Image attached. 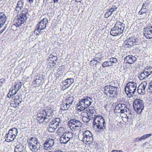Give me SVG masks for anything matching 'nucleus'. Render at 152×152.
Returning <instances> with one entry per match:
<instances>
[{
	"mask_svg": "<svg viewBox=\"0 0 152 152\" xmlns=\"http://www.w3.org/2000/svg\"><path fill=\"white\" fill-rule=\"evenodd\" d=\"M27 9H24L22 12V13L17 17L16 19H15L14 25L17 27H19L26 22L29 15Z\"/></svg>",
	"mask_w": 152,
	"mask_h": 152,
	"instance_id": "obj_1",
	"label": "nucleus"
},
{
	"mask_svg": "<svg viewBox=\"0 0 152 152\" xmlns=\"http://www.w3.org/2000/svg\"><path fill=\"white\" fill-rule=\"evenodd\" d=\"M28 146L30 150L33 152H37L41 146L38 139L35 137H31L27 140Z\"/></svg>",
	"mask_w": 152,
	"mask_h": 152,
	"instance_id": "obj_2",
	"label": "nucleus"
},
{
	"mask_svg": "<svg viewBox=\"0 0 152 152\" xmlns=\"http://www.w3.org/2000/svg\"><path fill=\"white\" fill-rule=\"evenodd\" d=\"M137 87V84L133 82L129 81L126 84L125 87L126 93L129 97H132Z\"/></svg>",
	"mask_w": 152,
	"mask_h": 152,
	"instance_id": "obj_3",
	"label": "nucleus"
},
{
	"mask_svg": "<svg viewBox=\"0 0 152 152\" xmlns=\"http://www.w3.org/2000/svg\"><path fill=\"white\" fill-rule=\"evenodd\" d=\"M118 88L112 84L107 85L104 87V93L107 96H115L117 95Z\"/></svg>",
	"mask_w": 152,
	"mask_h": 152,
	"instance_id": "obj_4",
	"label": "nucleus"
},
{
	"mask_svg": "<svg viewBox=\"0 0 152 152\" xmlns=\"http://www.w3.org/2000/svg\"><path fill=\"white\" fill-rule=\"evenodd\" d=\"M48 23V19L46 18H44L37 24L34 31V34L39 36L40 34L41 31L46 28V25Z\"/></svg>",
	"mask_w": 152,
	"mask_h": 152,
	"instance_id": "obj_5",
	"label": "nucleus"
},
{
	"mask_svg": "<svg viewBox=\"0 0 152 152\" xmlns=\"http://www.w3.org/2000/svg\"><path fill=\"white\" fill-rule=\"evenodd\" d=\"M18 133V129L13 128L10 129L5 137V141L8 142L13 141L15 138Z\"/></svg>",
	"mask_w": 152,
	"mask_h": 152,
	"instance_id": "obj_6",
	"label": "nucleus"
},
{
	"mask_svg": "<svg viewBox=\"0 0 152 152\" xmlns=\"http://www.w3.org/2000/svg\"><path fill=\"white\" fill-rule=\"evenodd\" d=\"M140 39L134 37L127 38L124 42V44L126 48H130L133 45L138 44L140 42Z\"/></svg>",
	"mask_w": 152,
	"mask_h": 152,
	"instance_id": "obj_7",
	"label": "nucleus"
},
{
	"mask_svg": "<svg viewBox=\"0 0 152 152\" xmlns=\"http://www.w3.org/2000/svg\"><path fill=\"white\" fill-rule=\"evenodd\" d=\"M83 142L86 145H90L92 144L93 138L92 133L89 131H85L83 134Z\"/></svg>",
	"mask_w": 152,
	"mask_h": 152,
	"instance_id": "obj_8",
	"label": "nucleus"
},
{
	"mask_svg": "<svg viewBox=\"0 0 152 152\" xmlns=\"http://www.w3.org/2000/svg\"><path fill=\"white\" fill-rule=\"evenodd\" d=\"M74 99L73 96L70 95H68L63 102L61 109L63 110H67L72 104Z\"/></svg>",
	"mask_w": 152,
	"mask_h": 152,
	"instance_id": "obj_9",
	"label": "nucleus"
},
{
	"mask_svg": "<svg viewBox=\"0 0 152 152\" xmlns=\"http://www.w3.org/2000/svg\"><path fill=\"white\" fill-rule=\"evenodd\" d=\"M63 134L61 137V141H62L64 143H67L72 140L74 134L69 131H66Z\"/></svg>",
	"mask_w": 152,
	"mask_h": 152,
	"instance_id": "obj_10",
	"label": "nucleus"
},
{
	"mask_svg": "<svg viewBox=\"0 0 152 152\" xmlns=\"http://www.w3.org/2000/svg\"><path fill=\"white\" fill-rule=\"evenodd\" d=\"M133 107L135 110L137 111V113L138 114H140L144 108L143 101L140 99H135L134 102Z\"/></svg>",
	"mask_w": 152,
	"mask_h": 152,
	"instance_id": "obj_11",
	"label": "nucleus"
},
{
	"mask_svg": "<svg viewBox=\"0 0 152 152\" xmlns=\"http://www.w3.org/2000/svg\"><path fill=\"white\" fill-rule=\"evenodd\" d=\"M68 125L71 129H73L75 130L80 129L82 125L81 122L76 119L70 120L68 122Z\"/></svg>",
	"mask_w": 152,
	"mask_h": 152,
	"instance_id": "obj_12",
	"label": "nucleus"
},
{
	"mask_svg": "<svg viewBox=\"0 0 152 152\" xmlns=\"http://www.w3.org/2000/svg\"><path fill=\"white\" fill-rule=\"evenodd\" d=\"M114 111L115 112L125 113L129 111V110L125 104H118L116 105Z\"/></svg>",
	"mask_w": 152,
	"mask_h": 152,
	"instance_id": "obj_13",
	"label": "nucleus"
},
{
	"mask_svg": "<svg viewBox=\"0 0 152 152\" xmlns=\"http://www.w3.org/2000/svg\"><path fill=\"white\" fill-rule=\"evenodd\" d=\"M44 149L47 150H51L55 146V140L51 138L46 140L44 144Z\"/></svg>",
	"mask_w": 152,
	"mask_h": 152,
	"instance_id": "obj_14",
	"label": "nucleus"
},
{
	"mask_svg": "<svg viewBox=\"0 0 152 152\" xmlns=\"http://www.w3.org/2000/svg\"><path fill=\"white\" fill-rule=\"evenodd\" d=\"M97 123L95 121L93 122L94 126V127H96L100 132L104 131V129H105V127L104 126V124H105L104 120L101 119Z\"/></svg>",
	"mask_w": 152,
	"mask_h": 152,
	"instance_id": "obj_15",
	"label": "nucleus"
},
{
	"mask_svg": "<svg viewBox=\"0 0 152 152\" xmlns=\"http://www.w3.org/2000/svg\"><path fill=\"white\" fill-rule=\"evenodd\" d=\"M143 31L145 36L146 38L149 39L152 38V26L144 28Z\"/></svg>",
	"mask_w": 152,
	"mask_h": 152,
	"instance_id": "obj_16",
	"label": "nucleus"
},
{
	"mask_svg": "<svg viewBox=\"0 0 152 152\" xmlns=\"http://www.w3.org/2000/svg\"><path fill=\"white\" fill-rule=\"evenodd\" d=\"M114 26L119 31L120 33H123L125 28L124 24L120 22H118L116 23Z\"/></svg>",
	"mask_w": 152,
	"mask_h": 152,
	"instance_id": "obj_17",
	"label": "nucleus"
},
{
	"mask_svg": "<svg viewBox=\"0 0 152 152\" xmlns=\"http://www.w3.org/2000/svg\"><path fill=\"white\" fill-rule=\"evenodd\" d=\"M44 113L45 116L49 118H52L53 115V112L52 109L50 107H48L45 110H42Z\"/></svg>",
	"mask_w": 152,
	"mask_h": 152,
	"instance_id": "obj_18",
	"label": "nucleus"
},
{
	"mask_svg": "<svg viewBox=\"0 0 152 152\" xmlns=\"http://www.w3.org/2000/svg\"><path fill=\"white\" fill-rule=\"evenodd\" d=\"M42 111H40L36 115V119L39 123H42L44 122V119L45 117Z\"/></svg>",
	"mask_w": 152,
	"mask_h": 152,
	"instance_id": "obj_19",
	"label": "nucleus"
},
{
	"mask_svg": "<svg viewBox=\"0 0 152 152\" xmlns=\"http://www.w3.org/2000/svg\"><path fill=\"white\" fill-rule=\"evenodd\" d=\"M87 115H88L90 118H93L94 116H95L96 114V111L94 110L93 107H90L88 108V110L87 109L86 110Z\"/></svg>",
	"mask_w": 152,
	"mask_h": 152,
	"instance_id": "obj_20",
	"label": "nucleus"
},
{
	"mask_svg": "<svg viewBox=\"0 0 152 152\" xmlns=\"http://www.w3.org/2000/svg\"><path fill=\"white\" fill-rule=\"evenodd\" d=\"M77 108L80 111H86V109L87 108V107L86 106L85 104L82 100L80 101L77 104Z\"/></svg>",
	"mask_w": 152,
	"mask_h": 152,
	"instance_id": "obj_21",
	"label": "nucleus"
},
{
	"mask_svg": "<svg viewBox=\"0 0 152 152\" xmlns=\"http://www.w3.org/2000/svg\"><path fill=\"white\" fill-rule=\"evenodd\" d=\"M74 82V79L72 78H68L63 82L64 86L66 88L69 87Z\"/></svg>",
	"mask_w": 152,
	"mask_h": 152,
	"instance_id": "obj_22",
	"label": "nucleus"
},
{
	"mask_svg": "<svg viewBox=\"0 0 152 152\" xmlns=\"http://www.w3.org/2000/svg\"><path fill=\"white\" fill-rule=\"evenodd\" d=\"M23 6L24 3L22 0L18 1L17 3L15 11H16V13H18L23 9Z\"/></svg>",
	"mask_w": 152,
	"mask_h": 152,
	"instance_id": "obj_23",
	"label": "nucleus"
},
{
	"mask_svg": "<svg viewBox=\"0 0 152 152\" xmlns=\"http://www.w3.org/2000/svg\"><path fill=\"white\" fill-rule=\"evenodd\" d=\"M136 60V58L132 55L127 56L125 58L124 61H126L129 64H132Z\"/></svg>",
	"mask_w": 152,
	"mask_h": 152,
	"instance_id": "obj_24",
	"label": "nucleus"
},
{
	"mask_svg": "<svg viewBox=\"0 0 152 152\" xmlns=\"http://www.w3.org/2000/svg\"><path fill=\"white\" fill-rule=\"evenodd\" d=\"M85 104L86 106L88 108L93 102L92 97L87 96L82 99Z\"/></svg>",
	"mask_w": 152,
	"mask_h": 152,
	"instance_id": "obj_25",
	"label": "nucleus"
},
{
	"mask_svg": "<svg viewBox=\"0 0 152 152\" xmlns=\"http://www.w3.org/2000/svg\"><path fill=\"white\" fill-rule=\"evenodd\" d=\"M60 121V119L59 118H57L52 120L50 124L54 127L55 126V128L57 129L59 126Z\"/></svg>",
	"mask_w": 152,
	"mask_h": 152,
	"instance_id": "obj_26",
	"label": "nucleus"
},
{
	"mask_svg": "<svg viewBox=\"0 0 152 152\" xmlns=\"http://www.w3.org/2000/svg\"><path fill=\"white\" fill-rule=\"evenodd\" d=\"M120 32L114 26V27L113 28L111 29L110 33L111 35L113 36H115L120 35L121 34V33H120Z\"/></svg>",
	"mask_w": 152,
	"mask_h": 152,
	"instance_id": "obj_27",
	"label": "nucleus"
},
{
	"mask_svg": "<svg viewBox=\"0 0 152 152\" xmlns=\"http://www.w3.org/2000/svg\"><path fill=\"white\" fill-rule=\"evenodd\" d=\"M18 92V91H16L14 88L12 86L7 94V97L9 98H12V96L15 95Z\"/></svg>",
	"mask_w": 152,
	"mask_h": 152,
	"instance_id": "obj_28",
	"label": "nucleus"
},
{
	"mask_svg": "<svg viewBox=\"0 0 152 152\" xmlns=\"http://www.w3.org/2000/svg\"><path fill=\"white\" fill-rule=\"evenodd\" d=\"M53 54L50 55L49 57L48 58V61H50L52 62H56L58 58L56 54L54 53H53Z\"/></svg>",
	"mask_w": 152,
	"mask_h": 152,
	"instance_id": "obj_29",
	"label": "nucleus"
},
{
	"mask_svg": "<svg viewBox=\"0 0 152 152\" xmlns=\"http://www.w3.org/2000/svg\"><path fill=\"white\" fill-rule=\"evenodd\" d=\"M21 96L20 95L15 96L14 99V102L15 104H17V106H18L20 104L22 101Z\"/></svg>",
	"mask_w": 152,
	"mask_h": 152,
	"instance_id": "obj_30",
	"label": "nucleus"
},
{
	"mask_svg": "<svg viewBox=\"0 0 152 152\" xmlns=\"http://www.w3.org/2000/svg\"><path fill=\"white\" fill-rule=\"evenodd\" d=\"M6 16L3 12L0 13V23L3 26L6 21Z\"/></svg>",
	"mask_w": 152,
	"mask_h": 152,
	"instance_id": "obj_31",
	"label": "nucleus"
},
{
	"mask_svg": "<svg viewBox=\"0 0 152 152\" xmlns=\"http://www.w3.org/2000/svg\"><path fill=\"white\" fill-rule=\"evenodd\" d=\"M22 85V83L21 82L17 81L15 84L14 86H13L12 87L15 89V90L18 91L21 88Z\"/></svg>",
	"mask_w": 152,
	"mask_h": 152,
	"instance_id": "obj_32",
	"label": "nucleus"
},
{
	"mask_svg": "<svg viewBox=\"0 0 152 152\" xmlns=\"http://www.w3.org/2000/svg\"><path fill=\"white\" fill-rule=\"evenodd\" d=\"M24 150L21 145H17L15 148V152H23Z\"/></svg>",
	"mask_w": 152,
	"mask_h": 152,
	"instance_id": "obj_33",
	"label": "nucleus"
},
{
	"mask_svg": "<svg viewBox=\"0 0 152 152\" xmlns=\"http://www.w3.org/2000/svg\"><path fill=\"white\" fill-rule=\"evenodd\" d=\"M145 72L148 75H150L152 73V67L151 66H147L144 69Z\"/></svg>",
	"mask_w": 152,
	"mask_h": 152,
	"instance_id": "obj_34",
	"label": "nucleus"
},
{
	"mask_svg": "<svg viewBox=\"0 0 152 152\" xmlns=\"http://www.w3.org/2000/svg\"><path fill=\"white\" fill-rule=\"evenodd\" d=\"M101 119H104L101 115H96L92 119L94 120L93 122L95 121L96 123H97L99 122V121Z\"/></svg>",
	"mask_w": 152,
	"mask_h": 152,
	"instance_id": "obj_35",
	"label": "nucleus"
},
{
	"mask_svg": "<svg viewBox=\"0 0 152 152\" xmlns=\"http://www.w3.org/2000/svg\"><path fill=\"white\" fill-rule=\"evenodd\" d=\"M102 67L103 68H105L110 66H112L113 65L112 63H110V61H108L104 62L102 65Z\"/></svg>",
	"mask_w": 152,
	"mask_h": 152,
	"instance_id": "obj_36",
	"label": "nucleus"
},
{
	"mask_svg": "<svg viewBox=\"0 0 152 152\" xmlns=\"http://www.w3.org/2000/svg\"><path fill=\"white\" fill-rule=\"evenodd\" d=\"M56 129L55 126H53L51 124H49V126L48 127V131L50 132H52L55 131Z\"/></svg>",
	"mask_w": 152,
	"mask_h": 152,
	"instance_id": "obj_37",
	"label": "nucleus"
},
{
	"mask_svg": "<svg viewBox=\"0 0 152 152\" xmlns=\"http://www.w3.org/2000/svg\"><path fill=\"white\" fill-rule=\"evenodd\" d=\"M138 77L141 80L147 79L148 78V75H145L144 73L141 72L139 75Z\"/></svg>",
	"mask_w": 152,
	"mask_h": 152,
	"instance_id": "obj_38",
	"label": "nucleus"
},
{
	"mask_svg": "<svg viewBox=\"0 0 152 152\" xmlns=\"http://www.w3.org/2000/svg\"><path fill=\"white\" fill-rule=\"evenodd\" d=\"M147 82L144 81L139 86V88H141L143 90L145 91L146 87L147 86Z\"/></svg>",
	"mask_w": 152,
	"mask_h": 152,
	"instance_id": "obj_39",
	"label": "nucleus"
},
{
	"mask_svg": "<svg viewBox=\"0 0 152 152\" xmlns=\"http://www.w3.org/2000/svg\"><path fill=\"white\" fill-rule=\"evenodd\" d=\"M109 59L110 63H112V64L113 65H113L114 64H116L118 62V60L115 58L111 57Z\"/></svg>",
	"mask_w": 152,
	"mask_h": 152,
	"instance_id": "obj_40",
	"label": "nucleus"
},
{
	"mask_svg": "<svg viewBox=\"0 0 152 152\" xmlns=\"http://www.w3.org/2000/svg\"><path fill=\"white\" fill-rule=\"evenodd\" d=\"M92 118H90L88 115H87V116L83 117L82 120L84 122L86 123L88 122L90 120L92 119Z\"/></svg>",
	"mask_w": 152,
	"mask_h": 152,
	"instance_id": "obj_41",
	"label": "nucleus"
},
{
	"mask_svg": "<svg viewBox=\"0 0 152 152\" xmlns=\"http://www.w3.org/2000/svg\"><path fill=\"white\" fill-rule=\"evenodd\" d=\"M42 82V81L41 80L38 79H36L34 82V84H36L35 87L39 86L40 84Z\"/></svg>",
	"mask_w": 152,
	"mask_h": 152,
	"instance_id": "obj_42",
	"label": "nucleus"
},
{
	"mask_svg": "<svg viewBox=\"0 0 152 152\" xmlns=\"http://www.w3.org/2000/svg\"><path fill=\"white\" fill-rule=\"evenodd\" d=\"M137 91L139 94L141 95H143L145 93H146L145 91L143 90L141 88H139V86L138 87Z\"/></svg>",
	"mask_w": 152,
	"mask_h": 152,
	"instance_id": "obj_43",
	"label": "nucleus"
},
{
	"mask_svg": "<svg viewBox=\"0 0 152 152\" xmlns=\"http://www.w3.org/2000/svg\"><path fill=\"white\" fill-rule=\"evenodd\" d=\"M152 134H149L143 135L141 137L142 140H145L151 136Z\"/></svg>",
	"mask_w": 152,
	"mask_h": 152,
	"instance_id": "obj_44",
	"label": "nucleus"
},
{
	"mask_svg": "<svg viewBox=\"0 0 152 152\" xmlns=\"http://www.w3.org/2000/svg\"><path fill=\"white\" fill-rule=\"evenodd\" d=\"M112 14L111 12H110L109 10L107 11L104 15V17L107 18L111 16Z\"/></svg>",
	"mask_w": 152,
	"mask_h": 152,
	"instance_id": "obj_45",
	"label": "nucleus"
},
{
	"mask_svg": "<svg viewBox=\"0 0 152 152\" xmlns=\"http://www.w3.org/2000/svg\"><path fill=\"white\" fill-rule=\"evenodd\" d=\"M117 9V7L115 6H112V7L109 9V11L112 14L113 12L115 11Z\"/></svg>",
	"mask_w": 152,
	"mask_h": 152,
	"instance_id": "obj_46",
	"label": "nucleus"
},
{
	"mask_svg": "<svg viewBox=\"0 0 152 152\" xmlns=\"http://www.w3.org/2000/svg\"><path fill=\"white\" fill-rule=\"evenodd\" d=\"M147 10L144 9L143 8H141V10L138 13L140 15H142L144 13H146V12Z\"/></svg>",
	"mask_w": 152,
	"mask_h": 152,
	"instance_id": "obj_47",
	"label": "nucleus"
},
{
	"mask_svg": "<svg viewBox=\"0 0 152 152\" xmlns=\"http://www.w3.org/2000/svg\"><path fill=\"white\" fill-rule=\"evenodd\" d=\"M52 118H49L45 117L44 119V122L46 123H48Z\"/></svg>",
	"mask_w": 152,
	"mask_h": 152,
	"instance_id": "obj_48",
	"label": "nucleus"
},
{
	"mask_svg": "<svg viewBox=\"0 0 152 152\" xmlns=\"http://www.w3.org/2000/svg\"><path fill=\"white\" fill-rule=\"evenodd\" d=\"M5 83V80L4 79H2L0 80V86H1L3 84Z\"/></svg>",
	"mask_w": 152,
	"mask_h": 152,
	"instance_id": "obj_49",
	"label": "nucleus"
},
{
	"mask_svg": "<svg viewBox=\"0 0 152 152\" xmlns=\"http://www.w3.org/2000/svg\"><path fill=\"white\" fill-rule=\"evenodd\" d=\"M142 140L141 137L139 138H136L134 139V142H137L139 141Z\"/></svg>",
	"mask_w": 152,
	"mask_h": 152,
	"instance_id": "obj_50",
	"label": "nucleus"
},
{
	"mask_svg": "<svg viewBox=\"0 0 152 152\" xmlns=\"http://www.w3.org/2000/svg\"><path fill=\"white\" fill-rule=\"evenodd\" d=\"M132 115L130 114L128 116H127V121L128 122H130L131 120L132 119V118L131 117Z\"/></svg>",
	"mask_w": 152,
	"mask_h": 152,
	"instance_id": "obj_51",
	"label": "nucleus"
},
{
	"mask_svg": "<svg viewBox=\"0 0 152 152\" xmlns=\"http://www.w3.org/2000/svg\"><path fill=\"white\" fill-rule=\"evenodd\" d=\"M81 115L83 116V117L87 116L86 111H83V112H81Z\"/></svg>",
	"mask_w": 152,
	"mask_h": 152,
	"instance_id": "obj_52",
	"label": "nucleus"
},
{
	"mask_svg": "<svg viewBox=\"0 0 152 152\" xmlns=\"http://www.w3.org/2000/svg\"><path fill=\"white\" fill-rule=\"evenodd\" d=\"M64 130V127H60L58 130V132L59 133L62 132Z\"/></svg>",
	"mask_w": 152,
	"mask_h": 152,
	"instance_id": "obj_53",
	"label": "nucleus"
},
{
	"mask_svg": "<svg viewBox=\"0 0 152 152\" xmlns=\"http://www.w3.org/2000/svg\"><path fill=\"white\" fill-rule=\"evenodd\" d=\"M102 60L101 58H100L98 57H95L94 58V61H96L99 63V61Z\"/></svg>",
	"mask_w": 152,
	"mask_h": 152,
	"instance_id": "obj_54",
	"label": "nucleus"
},
{
	"mask_svg": "<svg viewBox=\"0 0 152 152\" xmlns=\"http://www.w3.org/2000/svg\"><path fill=\"white\" fill-rule=\"evenodd\" d=\"M56 62H51L50 64V66L52 68H53L56 65Z\"/></svg>",
	"mask_w": 152,
	"mask_h": 152,
	"instance_id": "obj_55",
	"label": "nucleus"
},
{
	"mask_svg": "<svg viewBox=\"0 0 152 152\" xmlns=\"http://www.w3.org/2000/svg\"><path fill=\"white\" fill-rule=\"evenodd\" d=\"M148 88L150 91H152V84H151L149 83L148 86Z\"/></svg>",
	"mask_w": 152,
	"mask_h": 152,
	"instance_id": "obj_56",
	"label": "nucleus"
},
{
	"mask_svg": "<svg viewBox=\"0 0 152 152\" xmlns=\"http://www.w3.org/2000/svg\"><path fill=\"white\" fill-rule=\"evenodd\" d=\"M148 4L146 2H145L143 3L142 6L147 8V7H148Z\"/></svg>",
	"mask_w": 152,
	"mask_h": 152,
	"instance_id": "obj_57",
	"label": "nucleus"
},
{
	"mask_svg": "<svg viewBox=\"0 0 152 152\" xmlns=\"http://www.w3.org/2000/svg\"><path fill=\"white\" fill-rule=\"evenodd\" d=\"M111 152H123L122 151L115 150H114L111 151Z\"/></svg>",
	"mask_w": 152,
	"mask_h": 152,
	"instance_id": "obj_58",
	"label": "nucleus"
},
{
	"mask_svg": "<svg viewBox=\"0 0 152 152\" xmlns=\"http://www.w3.org/2000/svg\"><path fill=\"white\" fill-rule=\"evenodd\" d=\"M145 69H144V71L143 72H142V73H144V74H145V75H148V76H149V75H148V74H147V73H146V72H145Z\"/></svg>",
	"mask_w": 152,
	"mask_h": 152,
	"instance_id": "obj_59",
	"label": "nucleus"
},
{
	"mask_svg": "<svg viewBox=\"0 0 152 152\" xmlns=\"http://www.w3.org/2000/svg\"><path fill=\"white\" fill-rule=\"evenodd\" d=\"M54 3L55 4L56 3H58V0H53Z\"/></svg>",
	"mask_w": 152,
	"mask_h": 152,
	"instance_id": "obj_60",
	"label": "nucleus"
},
{
	"mask_svg": "<svg viewBox=\"0 0 152 152\" xmlns=\"http://www.w3.org/2000/svg\"><path fill=\"white\" fill-rule=\"evenodd\" d=\"M82 0H75V1L76 2H81V1Z\"/></svg>",
	"mask_w": 152,
	"mask_h": 152,
	"instance_id": "obj_61",
	"label": "nucleus"
},
{
	"mask_svg": "<svg viewBox=\"0 0 152 152\" xmlns=\"http://www.w3.org/2000/svg\"><path fill=\"white\" fill-rule=\"evenodd\" d=\"M28 1L30 3H32L33 2V0H29Z\"/></svg>",
	"mask_w": 152,
	"mask_h": 152,
	"instance_id": "obj_62",
	"label": "nucleus"
},
{
	"mask_svg": "<svg viewBox=\"0 0 152 152\" xmlns=\"http://www.w3.org/2000/svg\"><path fill=\"white\" fill-rule=\"evenodd\" d=\"M6 28V27H5L1 31H2V32H3V31H5Z\"/></svg>",
	"mask_w": 152,
	"mask_h": 152,
	"instance_id": "obj_63",
	"label": "nucleus"
},
{
	"mask_svg": "<svg viewBox=\"0 0 152 152\" xmlns=\"http://www.w3.org/2000/svg\"><path fill=\"white\" fill-rule=\"evenodd\" d=\"M142 8H143V9H146V10H147V8L145 7H142Z\"/></svg>",
	"mask_w": 152,
	"mask_h": 152,
	"instance_id": "obj_64",
	"label": "nucleus"
}]
</instances>
